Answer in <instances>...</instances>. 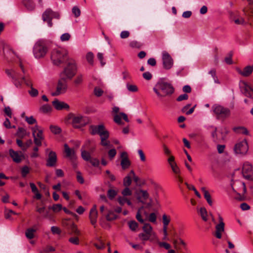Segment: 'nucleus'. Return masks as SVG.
Instances as JSON below:
<instances>
[{"label":"nucleus","instance_id":"nucleus-58","mask_svg":"<svg viewBox=\"0 0 253 253\" xmlns=\"http://www.w3.org/2000/svg\"><path fill=\"white\" fill-rule=\"evenodd\" d=\"M156 242L158 243L160 247H163L166 250H169L170 248V245L169 243L166 242H159L158 239L157 241Z\"/></svg>","mask_w":253,"mask_h":253},{"label":"nucleus","instance_id":"nucleus-16","mask_svg":"<svg viewBox=\"0 0 253 253\" xmlns=\"http://www.w3.org/2000/svg\"><path fill=\"white\" fill-rule=\"evenodd\" d=\"M30 87V90H28V93L32 97H36L38 95V90L33 87V84L31 79L29 78L28 75H27L25 77V79L23 80V83Z\"/></svg>","mask_w":253,"mask_h":253},{"label":"nucleus","instance_id":"nucleus-57","mask_svg":"<svg viewBox=\"0 0 253 253\" xmlns=\"http://www.w3.org/2000/svg\"><path fill=\"white\" fill-rule=\"evenodd\" d=\"M204 198H205V199L206 200V201H207V202L209 204V205L212 206V201L211 196V195L210 194V193L209 192H205V194H204Z\"/></svg>","mask_w":253,"mask_h":253},{"label":"nucleus","instance_id":"nucleus-23","mask_svg":"<svg viewBox=\"0 0 253 253\" xmlns=\"http://www.w3.org/2000/svg\"><path fill=\"white\" fill-rule=\"evenodd\" d=\"M20 153L22 154L21 152ZM9 154L15 163H19L21 162L22 155L19 154L18 152L13 150L12 149H10L9 150Z\"/></svg>","mask_w":253,"mask_h":253},{"label":"nucleus","instance_id":"nucleus-19","mask_svg":"<svg viewBox=\"0 0 253 253\" xmlns=\"http://www.w3.org/2000/svg\"><path fill=\"white\" fill-rule=\"evenodd\" d=\"M57 162V156L55 152L50 151L48 154V158L46 160V165L48 167H54Z\"/></svg>","mask_w":253,"mask_h":253},{"label":"nucleus","instance_id":"nucleus-54","mask_svg":"<svg viewBox=\"0 0 253 253\" xmlns=\"http://www.w3.org/2000/svg\"><path fill=\"white\" fill-rule=\"evenodd\" d=\"M25 121L29 125H33L37 123L36 120L33 117V116L26 117Z\"/></svg>","mask_w":253,"mask_h":253},{"label":"nucleus","instance_id":"nucleus-41","mask_svg":"<svg viewBox=\"0 0 253 253\" xmlns=\"http://www.w3.org/2000/svg\"><path fill=\"white\" fill-rule=\"evenodd\" d=\"M200 213L203 220L206 221L208 220L207 211L205 208H201L200 210Z\"/></svg>","mask_w":253,"mask_h":253},{"label":"nucleus","instance_id":"nucleus-64","mask_svg":"<svg viewBox=\"0 0 253 253\" xmlns=\"http://www.w3.org/2000/svg\"><path fill=\"white\" fill-rule=\"evenodd\" d=\"M29 172V169L27 166H24L21 169V174L23 177H25Z\"/></svg>","mask_w":253,"mask_h":253},{"label":"nucleus","instance_id":"nucleus-13","mask_svg":"<svg viewBox=\"0 0 253 253\" xmlns=\"http://www.w3.org/2000/svg\"><path fill=\"white\" fill-rule=\"evenodd\" d=\"M163 67L166 70L170 69L173 66V62L170 55L167 52H164L162 55Z\"/></svg>","mask_w":253,"mask_h":253},{"label":"nucleus","instance_id":"nucleus-39","mask_svg":"<svg viewBox=\"0 0 253 253\" xmlns=\"http://www.w3.org/2000/svg\"><path fill=\"white\" fill-rule=\"evenodd\" d=\"M131 177L132 175H130L129 173L127 176L124 178L123 184L125 186L128 187L131 184Z\"/></svg>","mask_w":253,"mask_h":253},{"label":"nucleus","instance_id":"nucleus-3","mask_svg":"<svg viewBox=\"0 0 253 253\" xmlns=\"http://www.w3.org/2000/svg\"><path fill=\"white\" fill-rule=\"evenodd\" d=\"M19 66L21 68L22 74L14 70H9L8 69L5 70V73L7 76L12 79V82L14 85L17 87L20 88L22 87L23 84V80L25 79L26 74V71L24 69V66L20 62Z\"/></svg>","mask_w":253,"mask_h":253},{"label":"nucleus","instance_id":"nucleus-59","mask_svg":"<svg viewBox=\"0 0 253 253\" xmlns=\"http://www.w3.org/2000/svg\"><path fill=\"white\" fill-rule=\"evenodd\" d=\"M94 93L96 96L100 97L102 95L103 91L100 88L96 87L94 89Z\"/></svg>","mask_w":253,"mask_h":253},{"label":"nucleus","instance_id":"nucleus-60","mask_svg":"<svg viewBox=\"0 0 253 253\" xmlns=\"http://www.w3.org/2000/svg\"><path fill=\"white\" fill-rule=\"evenodd\" d=\"M122 117V116H121L120 113L119 114H116L114 117V122L119 125L122 124V121H121Z\"/></svg>","mask_w":253,"mask_h":253},{"label":"nucleus","instance_id":"nucleus-17","mask_svg":"<svg viewBox=\"0 0 253 253\" xmlns=\"http://www.w3.org/2000/svg\"><path fill=\"white\" fill-rule=\"evenodd\" d=\"M232 189L235 192H241L242 190L243 194L246 192V187L245 183L240 181H236L231 184Z\"/></svg>","mask_w":253,"mask_h":253},{"label":"nucleus","instance_id":"nucleus-51","mask_svg":"<svg viewBox=\"0 0 253 253\" xmlns=\"http://www.w3.org/2000/svg\"><path fill=\"white\" fill-rule=\"evenodd\" d=\"M232 55L233 53L231 51L228 53V56L225 58V62L228 65H231L233 63L232 60Z\"/></svg>","mask_w":253,"mask_h":253},{"label":"nucleus","instance_id":"nucleus-33","mask_svg":"<svg viewBox=\"0 0 253 253\" xmlns=\"http://www.w3.org/2000/svg\"><path fill=\"white\" fill-rule=\"evenodd\" d=\"M142 229L143 230V232L147 233V234L151 235L153 236H157L155 233L153 232L152 226L148 223L144 224Z\"/></svg>","mask_w":253,"mask_h":253},{"label":"nucleus","instance_id":"nucleus-2","mask_svg":"<svg viewBox=\"0 0 253 253\" xmlns=\"http://www.w3.org/2000/svg\"><path fill=\"white\" fill-rule=\"evenodd\" d=\"M69 57L68 53L66 49L57 47L53 49L51 52V60L54 65L60 66L68 62Z\"/></svg>","mask_w":253,"mask_h":253},{"label":"nucleus","instance_id":"nucleus-43","mask_svg":"<svg viewBox=\"0 0 253 253\" xmlns=\"http://www.w3.org/2000/svg\"><path fill=\"white\" fill-rule=\"evenodd\" d=\"M49 128H50L51 131L53 133L55 134H59L61 131V128L59 127L56 126L51 125L50 126Z\"/></svg>","mask_w":253,"mask_h":253},{"label":"nucleus","instance_id":"nucleus-32","mask_svg":"<svg viewBox=\"0 0 253 253\" xmlns=\"http://www.w3.org/2000/svg\"><path fill=\"white\" fill-rule=\"evenodd\" d=\"M30 186L32 192L35 194L34 198L37 200H40L42 198V195L39 192L38 189L34 183H30Z\"/></svg>","mask_w":253,"mask_h":253},{"label":"nucleus","instance_id":"nucleus-36","mask_svg":"<svg viewBox=\"0 0 253 253\" xmlns=\"http://www.w3.org/2000/svg\"><path fill=\"white\" fill-rule=\"evenodd\" d=\"M130 174L132 175V177L134 181L136 183V184L138 186H141L144 184V182H142L139 178L135 175V174L133 170L130 171Z\"/></svg>","mask_w":253,"mask_h":253},{"label":"nucleus","instance_id":"nucleus-55","mask_svg":"<svg viewBox=\"0 0 253 253\" xmlns=\"http://www.w3.org/2000/svg\"><path fill=\"white\" fill-rule=\"evenodd\" d=\"M40 109L42 112L45 113L50 112L51 110V107L49 105L45 104L42 106Z\"/></svg>","mask_w":253,"mask_h":253},{"label":"nucleus","instance_id":"nucleus-40","mask_svg":"<svg viewBox=\"0 0 253 253\" xmlns=\"http://www.w3.org/2000/svg\"><path fill=\"white\" fill-rule=\"evenodd\" d=\"M106 219L108 221H112L117 218L118 215L114 211H109L106 215Z\"/></svg>","mask_w":253,"mask_h":253},{"label":"nucleus","instance_id":"nucleus-14","mask_svg":"<svg viewBox=\"0 0 253 253\" xmlns=\"http://www.w3.org/2000/svg\"><path fill=\"white\" fill-rule=\"evenodd\" d=\"M219 223L215 226V232L214 236L217 239L221 238V234L224 231L225 224L223 222L222 217L219 215H218Z\"/></svg>","mask_w":253,"mask_h":253},{"label":"nucleus","instance_id":"nucleus-48","mask_svg":"<svg viewBox=\"0 0 253 253\" xmlns=\"http://www.w3.org/2000/svg\"><path fill=\"white\" fill-rule=\"evenodd\" d=\"M72 13L74 14V15H75V16L76 17H78L80 16L81 10L78 6H74L72 8Z\"/></svg>","mask_w":253,"mask_h":253},{"label":"nucleus","instance_id":"nucleus-20","mask_svg":"<svg viewBox=\"0 0 253 253\" xmlns=\"http://www.w3.org/2000/svg\"><path fill=\"white\" fill-rule=\"evenodd\" d=\"M237 72L243 77L249 76L253 72V65H250L245 67L243 70L239 68H236Z\"/></svg>","mask_w":253,"mask_h":253},{"label":"nucleus","instance_id":"nucleus-1","mask_svg":"<svg viewBox=\"0 0 253 253\" xmlns=\"http://www.w3.org/2000/svg\"><path fill=\"white\" fill-rule=\"evenodd\" d=\"M153 91L159 98L169 96L172 94L174 91V88L172 85L165 81V79H160L155 86Z\"/></svg>","mask_w":253,"mask_h":253},{"label":"nucleus","instance_id":"nucleus-26","mask_svg":"<svg viewBox=\"0 0 253 253\" xmlns=\"http://www.w3.org/2000/svg\"><path fill=\"white\" fill-rule=\"evenodd\" d=\"M73 124L75 127H80L84 124V117L81 115L74 117L72 120Z\"/></svg>","mask_w":253,"mask_h":253},{"label":"nucleus","instance_id":"nucleus-34","mask_svg":"<svg viewBox=\"0 0 253 253\" xmlns=\"http://www.w3.org/2000/svg\"><path fill=\"white\" fill-rule=\"evenodd\" d=\"M81 156L83 160L85 161H89L91 159V157L89 152L84 149H81Z\"/></svg>","mask_w":253,"mask_h":253},{"label":"nucleus","instance_id":"nucleus-31","mask_svg":"<svg viewBox=\"0 0 253 253\" xmlns=\"http://www.w3.org/2000/svg\"><path fill=\"white\" fill-rule=\"evenodd\" d=\"M233 131L236 132V133L238 134H243L245 135H249V132L246 128L244 126H237V127H234L233 128Z\"/></svg>","mask_w":253,"mask_h":253},{"label":"nucleus","instance_id":"nucleus-21","mask_svg":"<svg viewBox=\"0 0 253 253\" xmlns=\"http://www.w3.org/2000/svg\"><path fill=\"white\" fill-rule=\"evenodd\" d=\"M137 200L142 203H144L143 201H146L148 199L149 195L146 190L142 189H138L136 192Z\"/></svg>","mask_w":253,"mask_h":253},{"label":"nucleus","instance_id":"nucleus-38","mask_svg":"<svg viewBox=\"0 0 253 253\" xmlns=\"http://www.w3.org/2000/svg\"><path fill=\"white\" fill-rule=\"evenodd\" d=\"M129 45L132 48H140L142 46V43L137 41H132L130 42Z\"/></svg>","mask_w":253,"mask_h":253},{"label":"nucleus","instance_id":"nucleus-5","mask_svg":"<svg viewBox=\"0 0 253 253\" xmlns=\"http://www.w3.org/2000/svg\"><path fill=\"white\" fill-rule=\"evenodd\" d=\"M47 50L44 42L40 40L34 46L33 54L36 58H42L46 55Z\"/></svg>","mask_w":253,"mask_h":253},{"label":"nucleus","instance_id":"nucleus-11","mask_svg":"<svg viewBox=\"0 0 253 253\" xmlns=\"http://www.w3.org/2000/svg\"><path fill=\"white\" fill-rule=\"evenodd\" d=\"M89 130L91 135L98 134L100 137L107 134L109 132L105 129L104 125H99L98 126L91 125L89 126Z\"/></svg>","mask_w":253,"mask_h":253},{"label":"nucleus","instance_id":"nucleus-27","mask_svg":"<svg viewBox=\"0 0 253 253\" xmlns=\"http://www.w3.org/2000/svg\"><path fill=\"white\" fill-rule=\"evenodd\" d=\"M64 146V151L66 153V156L68 158H70L71 160L75 159L76 158L75 150L70 149L67 144H65Z\"/></svg>","mask_w":253,"mask_h":253},{"label":"nucleus","instance_id":"nucleus-50","mask_svg":"<svg viewBox=\"0 0 253 253\" xmlns=\"http://www.w3.org/2000/svg\"><path fill=\"white\" fill-rule=\"evenodd\" d=\"M93 57H94V55L92 52H89L87 53V54L86 55V58L87 61L90 64H93Z\"/></svg>","mask_w":253,"mask_h":253},{"label":"nucleus","instance_id":"nucleus-4","mask_svg":"<svg viewBox=\"0 0 253 253\" xmlns=\"http://www.w3.org/2000/svg\"><path fill=\"white\" fill-rule=\"evenodd\" d=\"M63 70L60 73V77L66 80H71L76 75L77 67L75 61L73 59H68L66 63Z\"/></svg>","mask_w":253,"mask_h":253},{"label":"nucleus","instance_id":"nucleus-53","mask_svg":"<svg viewBox=\"0 0 253 253\" xmlns=\"http://www.w3.org/2000/svg\"><path fill=\"white\" fill-rule=\"evenodd\" d=\"M49 209H51L54 212H58L62 209V206L59 204H54Z\"/></svg>","mask_w":253,"mask_h":253},{"label":"nucleus","instance_id":"nucleus-30","mask_svg":"<svg viewBox=\"0 0 253 253\" xmlns=\"http://www.w3.org/2000/svg\"><path fill=\"white\" fill-rule=\"evenodd\" d=\"M22 3L29 11H33L35 8V3L32 0H22Z\"/></svg>","mask_w":253,"mask_h":253},{"label":"nucleus","instance_id":"nucleus-12","mask_svg":"<svg viewBox=\"0 0 253 253\" xmlns=\"http://www.w3.org/2000/svg\"><path fill=\"white\" fill-rule=\"evenodd\" d=\"M211 127L213 129V130L211 133L213 141L216 143L222 142L225 138L226 134L224 133V131H221L220 132V135H219L217 133L216 127L211 126Z\"/></svg>","mask_w":253,"mask_h":253},{"label":"nucleus","instance_id":"nucleus-52","mask_svg":"<svg viewBox=\"0 0 253 253\" xmlns=\"http://www.w3.org/2000/svg\"><path fill=\"white\" fill-rule=\"evenodd\" d=\"M117 195V192L113 189H109L107 192V196L108 198L112 200Z\"/></svg>","mask_w":253,"mask_h":253},{"label":"nucleus","instance_id":"nucleus-15","mask_svg":"<svg viewBox=\"0 0 253 253\" xmlns=\"http://www.w3.org/2000/svg\"><path fill=\"white\" fill-rule=\"evenodd\" d=\"M240 88L245 96L253 99V89L247 83L243 82L240 84Z\"/></svg>","mask_w":253,"mask_h":253},{"label":"nucleus","instance_id":"nucleus-28","mask_svg":"<svg viewBox=\"0 0 253 253\" xmlns=\"http://www.w3.org/2000/svg\"><path fill=\"white\" fill-rule=\"evenodd\" d=\"M37 230V226L35 225L32 228H28L25 231V236L28 239H32L34 238L35 233Z\"/></svg>","mask_w":253,"mask_h":253},{"label":"nucleus","instance_id":"nucleus-18","mask_svg":"<svg viewBox=\"0 0 253 253\" xmlns=\"http://www.w3.org/2000/svg\"><path fill=\"white\" fill-rule=\"evenodd\" d=\"M97 216L98 212L97 211V207L94 205L90 209L89 215L90 223L92 225H95L97 221Z\"/></svg>","mask_w":253,"mask_h":253},{"label":"nucleus","instance_id":"nucleus-37","mask_svg":"<svg viewBox=\"0 0 253 253\" xmlns=\"http://www.w3.org/2000/svg\"><path fill=\"white\" fill-rule=\"evenodd\" d=\"M27 134L26 130L23 127H19L16 135L20 138H23Z\"/></svg>","mask_w":253,"mask_h":253},{"label":"nucleus","instance_id":"nucleus-6","mask_svg":"<svg viewBox=\"0 0 253 253\" xmlns=\"http://www.w3.org/2000/svg\"><path fill=\"white\" fill-rule=\"evenodd\" d=\"M212 109L218 118L226 119L231 115V111L229 108L220 105H213Z\"/></svg>","mask_w":253,"mask_h":253},{"label":"nucleus","instance_id":"nucleus-9","mask_svg":"<svg viewBox=\"0 0 253 253\" xmlns=\"http://www.w3.org/2000/svg\"><path fill=\"white\" fill-rule=\"evenodd\" d=\"M249 150V146L246 139H244L236 143L234 151L236 154L245 155Z\"/></svg>","mask_w":253,"mask_h":253},{"label":"nucleus","instance_id":"nucleus-44","mask_svg":"<svg viewBox=\"0 0 253 253\" xmlns=\"http://www.w3.org/2000/svg\"><path fill=\"white\" fill-rule=\"evenodd\" d=\"M171 169L172 170V171L175 174H179L180 173V170L179 167L177 166L176 163H173V164H171L170 165Z\"/></svg>","mask_w":253,"mask_h":253},{"label":"nucleus","instance_id":"nucleus-61","mask_svg":"<svg viewBox=\"0 0 253 253\" xmlns=\"http://www.w3.org/2000/svg\"><path fill=\"white\" fill-rule=\"evenodd\" d=\"M71 35L69 33H64L60 37V40L62 42L68 41L70 40Z\"/></svg>","mask_w":253,"mask_h":253},{"label":"nucleus","instance_id":"nucleus-8","mask_svg":"<svg viewBox=\"0 0 253 253\" xmlns=\"http://www.w3.org/2000/svg\"><path fill=\"white\" fill-rule=\"evenodd\" d=\"M68 89L67 80L60 77L57 82L56 90L51 93L53 96H56L65 93Z\"/></svg>","mask_w":253,"mask_h":253},{"label":"nucleus","instance_id":"nucleus-24","mask_svg":"<svg viewBox=\"0 0 253 253\" xmlns=\"http://www.w3.org/2000/svg\"><path fill=\"white\" fill-rule=\"evenodd\" d=\"M52 103L53 106L56 110H60L63 109L68 110L69 109V106L68 104L60 101L58 99H55Z\"/></svg>","mask_w":253,"mask_h":253},{"label":"nucleus","instance_id":"nucleus-25","mask_svg":"<svg viewBox=\"0 0 253 253\" xmlns=\"http://www.w3.org/2000/svg\"><path fill=\"white\" fill-rule=\"evenodd\" d=\"M138 237L142 241H146L148 240H149L150 242L157 241V236H153L144 232L139 234Z\"/></svg>","mask_w":253,"mask_h":253},{"label":"nucleus","instance_id":"nucleus-22","mask_svg":"<svg viewBox=\"0 0 253 253\" xmlns=\"http://www.w3.org/2000/svg\"><path fill=\"white\" fill-rule=\"evenodd\" d=\"M121 157L122 158L121 165L122 169H127L130 165V162L127 158L126 152H122L121 154Z\"/></svg>","mask_w":253,"mask_h":253},{"label":"nucleus","instance_id":"nucleus-63","mask_svg":"<svg viewBox=\"0 0 253 253\" xmlns=\"http://www.w3.org/2000/svg\"><path fill=\"white\" fill-rule=\"evenodd\" d=\"M51 231L54 234H60L61 231V230L57 226H53L51 227Z\"/></svg>","mask_w":253,"mask_h":253},{"label":"nucleus","instance_id":"nucleus-56","mask_svg":"<svg viewBox=\"0 0 253 253\" xmlns=\"http://www.w3.org/2000/svg\"><path fill=\"white\" fill-rule=\"evenodd\" d=\"M92 145L91 142L89 140H87L85 141L84 144L83 145L81 149H84L85 150H87L89 148H90V146Z\"/></svg>","mask_w":253,"mask_h":253},{"label":"nucleus","instance_id":"nucleus-62","mask_svg":"<svg viewBox=\"0 0 253 253\" xmlns=\"http://www.w3.org/2000/svg\"><path fill=\"white\" fill-rule=\"evenodd\" d=\"M89 162L91 164V165L95 167H98L100 164L99 160L96 158H91Z\"/></svg>","mask_w":253,"mask_h":253},{"label":"nucleus","instance_id":"nucleus-7","mask_svg":"<svg viewBox=\"0 0 253 253\" xmlns=\"http://www.w3.org/2000/svg\"><path fill=\"white\" fill-rule=\"evenodd\" d=\"M60 15L58 12L53 11L50 8L46 9L42 14V19L46 22L48 27H51L53 25L52 19L53 18L59 19Z\"/></svg>","mask_w":253,"mask_h":253},{"label":"nucleus","instance_id":"nucleus-29","mask_svg":"<svg viewBox=\"0 0 253 253\" xmlns=\"http://www.w3.org/2000/svg\"><path fill=\"white\" fill-rule=\"evenodd\" d=\"M109 136V133L105 134V135L101 137V145L106 147L107 148H111L112 147V145L110 143V142L107 140Z\"/></svg>","mask_w":253,"mask_h":253},{"label":"nucleus","instance_id":"nucleus-46","mask_svg":"<svg viewBox=\"0 0 253 253\" xmlns=\"http://www.w3.org/2000/svg\"><path fill=\"white\" fill-rule=\"evenodd\" d=\"M126 88L127 90L130 92H136L138 90L137 86L134 84H127Z\"/></svg>","mask_w":253,"mask_h":253},{"label":"nucleus","instance_id":"nucleus-35","mask_svg":"<svg viewBox=\"0 0 253 253\" xmlns=\"http://www.w3.org/2000/svg\"><path fill=\"white\" fill-rule=\"evenodd\" d=\"M84 81V76L82 74H78L74 80V84L76 86L81 85Z\"/></svg>","mask_w":253,"mask_h":253},{"label":"nucleus","instance_id":"nucleus-49","mask_svg":"<svg viewBox=\"0 0 253 253\" xmlns=\"http://www.w3.org/2000/svg\"><path fill=\"white\" fill-rule=\"evenodd\" d=\"M122 194L123 196L126 197L132 195V191L129 189L128 187H126L122 191Z\"/></svg>","mask_w":253,"mask_h":253},{"label":"nucleus","instance_id":"nucleus-10","mask_svg":"<svg viewBox=\"0 0 253 253\" xmlns=\"http://www.w3.org/2000/svg\"><path fill=\"white\" fill-rule=\"evenodd\" d=\"M243 177L249 180H253V167L248 162L244 163L242 167Z\"/></svg>","mask_w":253,"mask_h":253},{"label":"nucleus","instance_id":"nucleus-45","mask_svg":"<svg viewBox=\"0 0 253 253\" xmlns=\"http://www.w3.org/2000/svg\"><path fill=\"white\" fill-rule=\"evenodd\" d=\"M163 223V227H167L170 222V218L169 217H168V216L164 214L162 217Z\"/></svg>","mask_w":253,"mask_h":253},{"label":"nucleus","instance_id":"nucleus-42","mask_svg":"<svg viewBox=\"0 0 253 253\" xmlns=\"http://www.w3.org/2000/svg\"><path fill=\"white\" fill-rule=\"evenodd\" d=\"M128 224L130 229L133 231H135L138 226V223L134 220L128 222Z\"/></svg>","mask_w":253,"mask_h":253},{"label":"nucleus","instance_id":"nucleus-47","mask_svg":"<svg viewBox=\"0 0 253 253\" xmlns=\"http://www.w3.org/2000/svg\"><path fill=\"white\" fill-rule=\"evenodd\" d=\"M18 214L16 212L13 211L12 210H5L4 213V216L6 219H10L11 217V214Z\"/></svg>","mask_w":253,"mask_h":253}]
</instances>
